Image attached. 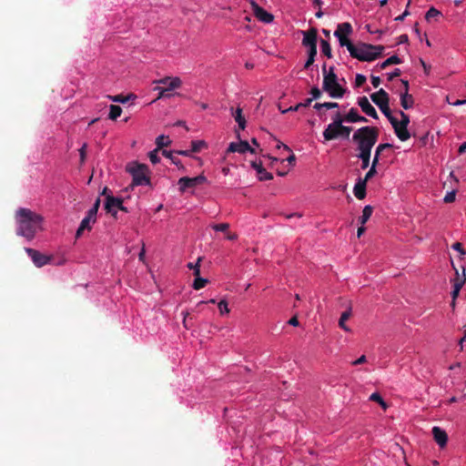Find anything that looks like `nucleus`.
<instances>
[{"instance_id": "1", "label": "nucleus", "mask_w": 466, "mask_h": 466, "mask_svg": "<svg viewBox=\"0 0 466 466\" xmlns=\"http://www.w3.org/2000/svg\"><path fill=\"white\" fill-rule=\"evenodd\" d=\"M15 218L17 224L16 234L28 240H32L36 232L42 228L43 217L29 208H18Z\"/></svg>"}, {"instance_id": "2", "label": "nucleus", "mask_w": 466, "mask_h": 466, "mask_svg": "<svg viewBox=\"0 0 466 466\" xmlns=\"http://www.w3.org/2000/svg\"><path fill=\"white\" fill-rule=\"evenodd\" d=\"M351 57L362 62H371L382 56L385 49L383 46H374L364 42H358L348 46Z\"/></svg>"}, {"instance_id": "3", "label": "nucleus", "mask_w": 466, "mask_h": 466, "mask_svg": "<svg viewBox=\"0 0 466 466\" xmlns=\"http://www.w3.org/2000/svg\"><path fill=\"white\" fill-rule=\"evenodd\" d=\"M380 130L376 127H362L357 129L352 141L357 145L358 151H371L379 138Z\"/></svg>"}, {"instance_id": "4", "label": "nucleus", "mask_w": 466, "mask_h": 466, "mask_svg": "<svg viewBox=\"0 0 466 466\" xmlns=\"http://www.w3.org/2000/svg\"><path fill=\"white\" fill-rule=\"evenodd\" d=\"M323 84L322 89L332 98H341L346 93V88L338 82V76L334 72V67L330 66L327 71V66H322Z\"/></svg>"}, {"instance_id": "5", "label": "nucleus", "mask_w": 466, "mask_h": 466, "mask_svg": "<svg viewBox=\"0 0 466 466\" xmlns=\"http://www.w3.org/2000/svg\"><path fill=\"white\" fill-rule=\"evenodd\" d=\"M127 171L133 177L132 184L130 185L131 188L137 186L150 184L149 169L147 165L133 162L127 166Z\"/></svg>"}, {"instance_id": "6", "label": "nucleus", "mask_w": 466, "mask_h": 466, "mask_svg": "<svg viewBox=\"0 0 466 466\" xmlns=\"http://www.w3.org/2000/svg\"><path fill=\"white\" fill-rule=\"evenodd\" d=\"M155 83L164 85L166 87L156 86L154 89L158 91L157 99L159 98H169L174 96L171 91L177 89L181 86L182 81L179 77L175 76H165L158 80H156Z\"/></svg>"}, {"instance_id": "7", "label": "nucleus", "mask_w": 466, "mask_h": 466, "mask_svg": "<svg viewBox=\"0 0 466 466\" xmlns=\"http://www.w3.org/2000/svg\"><path fill=\"white\" fill-rule=\"evenodd\" d=\"M370 98L388 119L392 116L391 110L389 106V95L384 89L380 88L378 92L371 94Z\"/></svg>"}, {"instance_id": "8", "label": "nucleus", "mask_w": 466, "mask_h": 466, "mask_svg": "<svg viewBox=\"0 0 466 466\" xmlns=\"http://www.w3.org/2000/svg\"><path fill=\"white\" fill-rule=\"evenodd\" d=\"M352 33V25L349 22H344L337 25L334 35L338 38L340 46L348 48L352 44L349 38Z\"/></svg>"}, {"instance_id": "9", "label": "nucleus", "mask_w": 466, "mask_h": 466, "mask_svg": "<svg viewBox=\"0 0 466 466\" xmlns=\"http://www.w3.org/2000/svg\"><path fill=\"white\" fill-rule=\"evenodd\" d=\"M352 131L351 127L339 125L336 127L328 126L323 131V137L326 141H330L342 137L348 138Z\"/></svg>"}, {"instance_id": "10", "label": "nucleus", "mask_w": 466, "mask_h": 466, "mask_svg": "<svg viewBox=\"0 0 466 466\" xmlns=\"http://www.w3.org/2000/svg\"><path fill=\"white\" fill-rule=\"evenodd\" d=\"M207 178L203 175L197 176L195 177H183L177 181L178 189L180 193H185L189 188H194L198 185L204 184Z\"/></svg>"}, {"instance_id": "11", "label": "nucleus", "mask_w": 466, "mask_h": 466, "mask_svg": "<svg viewBox=\"0 0 466 466\" xmlns=\"http://www.w3.org/2000/svg\"><path fill=\"white\" fill-rule=\"evenodd\" d=\"M393 146L390 143L380 144L376 150L375 155L371 163V167L370 170L366 173L365 177L362 179H365L368 182L369 179L373 177L377 174V166L380 163V154H381L385 149L392 148Z\"/></svg>"}, {"instance_id": "12", "label": "nucleus", "mask_w": 466, "mask_h": 466, "mask_svg": "<svg viewBox=\"0 0 466 466\" xmlns=\"http://www.w3.org/2000/svg\"><path fill=\"white\" fill-rule=\"evenodd\" d=\"M25 250L27 253V255L31 258L35 266L37 268H41L45 265H47L52 260L51 256H46L45 254H42L41 252H39L38 250H35L34 248H25Z\"/></svg>"}, {"instance_id": "13", "label": "nucleus", "mask_w": 466, "mask_h": 466, "mask_svg": "<svg viewBox=\"0 0 466 466\" xmlns=\"http://www.w3.org/2000/svg\"><path fill=\"white\" fill-rule=\"evenodd\" d=\"M394 132L400 141H406L410 137V134L406 126H400L399 120L395 116H390L389 119Z\"/></svg>"}, {"instance_id": "14", "label": "nucleus", "mask_w": 466, "mask_h": 466, "mask_svg": "<svg viewBox=\"0 0 466 466\" xmlns=\"http://www.w3.org/2000/svg\"><path fill=\"white\" fill-rule=\"evenodd\" d=\"M303 34V39H302V45L306 47L309 48H317V42H318V30L314 27L307 30L302 31Z\"/></svg>"}, {"instance_id": "15", "label": "nucleus", "mask_w": 466, "mask_h": 466, "mask_svg": "<svg viewBox=\"0 0 466 466\" xmlns=\"http://www.w3.org/2000/svg\"><path fill=\"white\" fill-rule=\"evenodd\" d=\"M123 203V199L116 198L112 195L106 196L105 202V209L107 213L111 214L115 218H116L117 210L120 205Z\"/></svg>"}, {"instance_id": "16", "label": "nucleus", "mask_w": 466, "mask_h": 466, "mask_svg": "<svg viewBox=\"0 0 466 466\" xmlns=\"http://www.w3.org/2000/svg\"><path fill=\"white\" fill-rule=\"evenodd\" d=\"M251 7L255 16L263 23H270L273 21L274 16L267 12L264 8L259 6L255 1H251Z\"/></svg>"}, {"instance_id": "17", "label": "nucleus", "mask_w": 466, "mask_h": 466, "mask_svg": "<svg viewBox=\"0 0 466 466\" xmlns=\"http://www.w3.org/2000/svg\"><path fill=\"white\" fill-rule=\"evenodd\" d=\"M250 152L251 154H255L256 150L255 148L251 147L248 141L240 140L239 142H231L228 147V152L231 153H240L244 154L246 152Z\"/></svg>"}, {"instance_id": "18", "label": "nucleus", "mask_w": 466, "mask_h": 466, "mask_svg": "<svg viewBox=\"0 0 466 466\" xmlns=\"http://www.w3.org/2000/svg\"><path fill=\"white\" fill-rule=\"evenodd\" d=\"M358 105L361 108L362 112L367 116L378 119L379 116L374 106L370 103L367 96H361L358 99Z\"/></svg>"}, {"instance_id": "19", "label": "nucleus", "mask_w": 466, "mask_h": 466, "mask_svg": "<svg viewBox=\"0 0 466 466\" xmlns=\"http://www.w3.org/2000/svg\"><path fill=\"white\" fill-rule=\"evenodd\" d=\"M455 270H456V278L453 280V290L451 292V297H452L451 306L452 307L455 306V299L459 296L460 290L466 281L465 272L463 271L462 275L460 276L458 270L457 269H455Z\"/></svg>"}, {"instance_id": "20", "label": "nucleus", "mask_w": 466, "mask_h": 466, "mask_svg": "<svg viewBox=\"0 0 466 466\" xmlns=\"http://www.w3.org/2000/svg\"><path fill=\"white\" fill-rule=\"evenodd\" d=\"M432 435L434 441L439 444L440 447L442 448L447 444L448 435L444 430L435 426L432 428Z\"/></svg>"}, {"instance_id": "21", "label": "nucleus", "mask_w": 466, "mask_h": 466, "mask_svg": "<svg viewBox=\"0 0 466 466\" xmlns=\"http://www.w3.org/2000/svg\"><path fill=\"white\" fill-rule=\"evenodd\" d=\"M251 167L258 172V180L265 181V180H271L273 178V176L271 173L268 172L262 166V163L252 161Z\"/></svg>"}, {"instance_id": "22", "label": "nucleus", "mask_w": 466, "mask_h": 466, "mask_svg": "<svg viewBox=\"0 0 466 466\" xmlns=\"http://www.w3.org/2000/svg\"><path fill=\"white\" fill-rule=\"evenodd\" d=\"M367 182L360 177L354 186L353 193L358 199H363L366 197Z\"/></svg>"}, {"instance_id": "23", "label": "nucleus", "mask_w": 466, "mask_h": 466, "mask_svg": "<svg viewBox=\"0 0 466 466\" xmlns=\"http://www.w3.org/2000/svg\"><path fill=\"white\" fill-rule=\"evenodd\" d=\"M96 220L88 218V217H85L80 225H79V228H77L76 230V238H79L82 233L84 232V230L87 229V230H90L91 229V224L95 223Z\"/></svg>"}, {"instance_id": "24", "label": "nucleus", "mask_w": 466, "mask_h": 466, "mask_svg": "<svg viewBox=\"0 0 466 466\" xmlns=\"http://www.w3.org/2000/svg\"><path fill=\"white\" fill-rule=\"evenodd\" d=\"M414 99L411 95L407 92L400 94V105L404 109H410L413 106Z\"/></svg>"}, {"instance_id": "25", "label": "nucleus", "mask_w": 466, "mask_h": 466, "mask_svg": "<svg viewBox=\"0 0 466 466\" xmlns=\"http://www.w3.org/2000/svg\"><path fill=\"white\" fill-rule=\"evenodd\" d=\"M312 101H313V98H307L304 102L299 103V104H297L294 106H289L287 109L281 110V112L283 114H285V113H288V112L299 111L300 108H304V107L309 106L310 104L312 103Z\"/></svg>"}, {"instance_id": "26", "label": "nucleus", "mask_w": 466, "mask_h": 466, "mask_svg": "<svg viewBox=\"0 0 466 466\" xmlns=\"http://www.w3.org/2000/svg\"><path fill=\"white\" fill-rule=\"evenodd\" d=\"M351 310L350 309L342 312L339 320V326L345 331H350V329L346 325V321L350 318Z\"/></svg>"}, {"instance_id": "27", "label": "nucleus", "mask_w": 466, "mask_h": 466, "mask_svg": "<svg viewBox=\"0 0 466 466\" xmlns=\"http://www.w3.org/2000/svg\"><path fill=\"white\" fill-rule=\"evenodd\" d=\"M371 151H359L358 157L361 160V168L366 169L370 166Z\"/></svg>"}, {"instance_id": "28", "label": "nucleus", "mask_w": 466, "mask_h": 466, "mask_svg": "<svg viewBox=\"0 0 466 466\" xmlns=\"http://www.w3.org/2000/svg\"><path fill=\"white\" fill-rule=\"evenodd\" d=\"M373 212V208L370 205L364 207L362 210V215L360 217L359 221L361 225H364L371 217Z\"/></svg>"}, {"instance_id": "29", "label": "nucleus", "mask_w": 466, "mask_h": 466, "mask_svg": "<svg viewBox=\"0 0 466 466\" xmlns=\"http://www.w3.org/2000/svg\"><path fill=\"white\" fill-rule=\"evenodd\" d=\"M359 113L357 108H350L348 114L344 116L345 122L357 123L359 118Z\"/></svg>"}, {"instance_id": "30", "label": "nucleus", "mask_w": 466, "mask_h": 466, "mask_svg": "<svg viewBox=\"0 0 466 466\" xmlns=\"http://www.w3.org/2000/svg\"><path fill=\"white\" fill-rule=\"evenodd\" d=\"M401 63V59L398 56H391L390 57L387 58L385 61H383L380 67V69H385L386 67L391 66V65H399Z\"/></svg>"}, {"instance_id": "31", "label": "nucleus", "mask_w": 466, "mask_h": 466, "mask_svg": "<svg viewBox=\"0 0 466 466\" xmlns=\"http://www.w3.org/2000/svg\"><path fill=\"white\" fill-rule=\"evenodd\" d=\"M157 148L162 149L165 147H168L171 144V140L168 137H166L164 135H160L156 139Z\"/></svg>"}, {"instance_id": "32", "label": "nucleus", "mask_w": 466, "mask_h": 466, "mask_svg": "<svg viewBox=\"0 0 466 466\" xmlns=\"http://www.w3.org/2000/svg\"><path fill=\"white\" fill-rule=\"evenodd\" d=\"M317 56V48H309L308 50V59L304 65V68L308 69L309 66H311L315 61V57Z\"/></svg>"}, {"instance_id": "33", "label": "nucleus", "mask_w": 466, "mask_h": 466, "mask_svg": "<svg viewBox=\"0 0 466 466\" xmlns=\"http://www.w3.org/2000/svg\"><path fill=\"white\" fill-rule=\"evenodd\" d=\"M320 47H321V52L324 56H326L328 58L332 57L331 47H330L329 43L327 40H324V39L320 40Z\"/></svg>"}, {"instance_id": "34", "label": "nucleus", "mask_w": 466, "mask_h": 466, "mask_svg": "<svg viewBox=\"0 0 466 466\" xmlns=\"http://www.w3.org/2000/svg\"><path fill=\"white\" fill-rule=\"evenodd\" d=\"M122 113V108L119 106L111 105L108 117L112 120H116Z\"/></svg>"}, {"instance_id": "35", "label": "nucleus", "mask_w": 466, "mask_h": 466, "mask_svg": "<svg viewBox=\"0 0 466 466\" xmlns=\"http://www.w3.org/2000/svg\"><path fill=\"white\" fill-rule=\"evenodd\" d=\"M207 144L203 140H195L191 142V152H199L203 147H206Z\"/></svg>"}, {"instance_id": "36", "label": "nucleus", "mask_w": 466, "mask_h": 466, "mask_svg": "<svg viewBox=\"0 0 466 466\" xmlns=\"http://www.w3.org/2000/svg\"><path fill=\"white\" fill-rule=\"evenodd\" d=\"M208 283L207 279L200 278L199 276H196V279L193 283V288L197 290L204 288L206 284Z\"/></svg>"}, {"instance_id": "37", "label": "nucleus", "mask_w": 466, "mask_h": 466, "mask_svg": "<svg viewBox=\"0 0 466 466\" xmlns=\"http://www.w3.org/2000/svg\"><path fill=\"white\" fill-rule=\"evenodd\" d=\"M370 400L378 402L384 410L387 409V404L378 392H374L370 396Z\"/></svg>"}, {"instance_id": "38", "label": "nucleus", "mask_w": 466, "mask_h": 466, "mask_svg": "<svg viewBox=\"0 0 466 466\" xmlns=\"http://www.w3.org/2000/svg\"><path fill=\"white\" fill-rule=\"evenodd\" d=\"M333 122L330 123L329 126L336 127L339 125H343V122H345L344 116H342L339 112H337L334 116L332 117Z\"/></svg>"}, {"instance_id": "39", "label": "nucleus", "mask_w": 466, "mask_h": 466, "mask_svg": "<svg viewBox=\"0 0 466 466\" xmlns=\"http://www.w3.org/2000/svg\"><path fill=\"white\" fill-rule=\"evenodd\" d=\"M162 155L167 158H169L173 164L177 165V166H181V167H183V166L181 165V162L180 160L177 158V157H173V152L172 151H167V150H165L163 149L162 150Z\"/></svg>"}, {"instance_id": "40", "label": "nucleus", "mask_w": 466, "mask_h": 466, "mask_svg": "<svg viewBox=\"0 0 466 466\" xmlns=\"http://www.w3.org/2000/svg\"><path fill=\"white\" fill-rule=\"evenodd\" d=\"M439 15H441V12L438 11L436 8L434 7H431L426 15H425V18L426 20L430 21L431 18H435V17H438Z\"/></svg>"}, {"instance_id": "41", "label": "nucleus", "mask_w": 466, "mask_h": 466, "mask_svg": "<svg viewBox=\"0 0 466 466\" xmlns=\"http://www.w3.org/2000/svg\"><path fill=\"white\" fill-rule=\"evenodd\" d=\"M158 150L159 149L156 148L148 153V157L152 164H157L160 162V157H158Z\"/></svg>"}, {"instance_id": "42", "label": "nucleus", "mask_w": 466, "mask_h": 466, "mask_svg": "<svg viewBox=\"0 0 466 466\" xmlns=\"http://www.w3.org/2000/svg\"><path fill=\"white\" fill-rule=\"evenodd\" d=\"M218 309H219L221 315H223L224 313L229 312V309L228 307V302L224 299H222L218 302Z\"/></svg>"}, {"instance_id": "43", "label": "nucleus", "mask_w": 466, "mask_h": 466, "mask_svg": "<svg viewBox=\"0 0 466 466\" xmlns=\"http://www.w3.org/2000/svg\"><path fill=\"white\" fill-rule=\"evenodd\" d=\"M399 114L401 118L400 121H399L400 125L406 126L408 127V126L410 124V116L407 114H405L403 111H400Z\"/></svg>"}, {"instance_id": "44", "label": "nucleus", "mask_w": 466, "mask_h": 466, "mask_svg": "<svg viewBox=\"0 0 466 466\" xmlns=\"http://www.w3.org/2000/svg\"><path fill=\"white\" fill-rule=\"evenodd\" d=\"M110 99L114 102H119V103H127L129 98H130V96H122V95H117V96H109Z\"/></svg>"}, {"instance_id": "45", "label": "nucleus", "mask_w": 466, "mask_h": 466, "mask_svg": "<svg viewBox=\"0 0 466 466\" xmlns=\"http://www.w3.org/2000/svg\"><path fill=\"white\" fill-rule=\"evenodd\" d=\"M201 258H198L197 263L195 265H193V263H188L187 264V267L189 268H193L194 269V276H199L200 275V266H199V262H200Z\"/></svg>"}, {"instance_id": "46", "label": "nucleus", "mask_w": 466, "mask_h": 466, "mask_svg": "<svg viewBox=\"0 0 466 466\" xmlns=\"http://www.w3.org/2000/svg\"><path fill=\"white\" fill-rule=\"evenodd\" d=\"M366 76L361 74H357L355 79V85L357 87L362 86L366 82Z\"/></svg>"}, {"instance_id": "47", "label": "nucleus", "mask_w": 466, "mask_h": 466, "mask_svg": "<svg viewBox=\"0 0 466 466\" xmlns=\"http://www.w3.org/2000/svg\"><path fill=\"white\" fill-rule=\"evenodd\" d=\"M310 94H311V96H312V97H311V98H313V100H314V99H319V98H320V97H321V96H322V92H321V91H320V89H319V87H317V86H313V87L311 88V90H310Z\"/></svg>"}, {"instance_id": "48", "label": "nucleus", "mask_w": 466, "mask_h": 466, "mask_svg": "<svg viewBox=\"0 0 466 466\" xmlns=\"http://www.w3.org/2000/svg\"><path fill=\"white\" fill-rule=\"evenodd\" d=\"M212 228L216 231L225 232V231H227L228 229L229 225L228 223H220V224L214 225Z\"/></svg>"}, {"instance_id": "49", "label": "nucleus", "mask_w": 466, "mask_h": 466, "mask_svg": "<svg viewBox=\"0 0 466 466\" xmlns=\"http://www.w3.org/2000/svg\"><path fill=\"white\" fill-rule=\"evenodd\" d=\"M455 196L456 193L454 190L450 191L446 194L443 200L445 203H452L455 200Z\"/></svg>"}, {"instance_id": "50", "label": "nucleus", "mask_w": 466, "mask_h": 466, "mask_svg": "<svg viewBox=\"0 0 466 466\" xmlns=\"http://www.w3.org/2000/svg\"><path fill=\"white\" fill-rule=\"evenodd\" d=\"M451 248L460 252L461 255H465L466 254V251L464 250V248H462V244L461 242H455L452 244Z\"/></svg>"}, {"instance_id": "51", "label": "nucleus", "mask_w": 466, "mask_h": 466, "mask_svg": "<svg viewBox=\"0 0 466 466\" xmlns=\"http://www.w3.org/2000/svg\"><path fill=\"white\" fill-rule=\"evenodd\" d=\"M234 118H235V121L238 122V121H240L242 119H244L245 117L242 116V109L240 107H238L236 109V111L232 114Z\"/></svg>"}, {"instance_id": "52", "label": "nucleus", "mask_w": 466, "mask_h": 466, "mask_svg": "<svg viewBox=\"0 0 466 466\" xmlns=\"http://www.w3.org/2000/svg\"><path fill=\"white\" fill-rule=\"evenodd\" d=\"M401 75V71L400 68H395L394 71L390 74L388 75V80L389 81H391L393 80L395 77H398Z\"/></svg>"}, {"instance_id": "53", "label": "nucleus", "mask_w": 466, "mask_h": 466, "mask_svg": "<svg viewBox=\"0 0 466 466\" xmlns=\"http://www.w3.org/2000/svg\"><path fill=\"white\" fill-rule=\"evenodd\" d=\"M97 211L94 207H92L88 211H87V214H86V217L94 219V220H96V214H97Z\"/></svg>"}, {"instance_id": "54", "label": "nucleus", "mask_w": 466, "mask_h": 466, "mask_svg": "<svg viewBox=\"0 0 466 466\" xmlns=\"http://www.w3.org/2000/svg\"><path fill=\"white\" fill-rule=\"evenodd\" d=\"M410 0H409V2H408L406 10L400 15H399L395 18L396 21H402L407 15H410V13L408 11V6L410 5Z\"/></svg>"}, {"instance_id": "55", "label": "nucleus", "mask_w": 466, "mask_h": 466, "mask_svg": "<svg viewBox=\"0 0 466 466\" xmlns=\"http://www.w3.org/2000/svg\"><path fill=\"white\" fill-rule=\"evenodd\" d=\"M339 104L336 102H324V108L326 109L337 108Z\"/></svg>"}, {"instance_id": "56", "label": "nucleus", "mask_w": 466, "mask_h": 466, "mask_svg": "<svg viewBox=\"0 0 466 466\" xmlns=\"http://www.w3.org/2000/svg\"><path fill=\"white\" fill-rule=\"evenodd\" d=\"M371 84L374 87H378L380 85V78L379 76H371Z\"/></svg>"}, {"instance_id": "57", "label": "nucleus", "mask_w": 466, "mask_h": 466, "mask_svg": "<svg viewBox=\"0 0 466 466\" xmlns=\"http://www.w3.org/2000/svg\"><path fill=\"white\" fill-rule=\"evenodd\" d=\"M408 41H409L408 35H401L399 36L397 44L398 45L406 44V43H408Z\"/></svg>"}, {"instance_id": "58", "label": "nucleus", "mask_w": 466, "mask_h": 466, "mask_svg": "<svg viewBox=\"0 0 466 466\" xmlns=\"http://www.w3.org/2000/svg\"><path fill=\"white\" fill-rule=\"evenodd\" d=\"M192 318L189 316V314L187 312L185 315H184V319H183V325L186 329H188L189 326H188V321L189 319H191Z\"/></svg>"}, {"instance_id": "59", "label": "nucleus", "mask_w": 466, "mask_h": 466, "mask_svg": "<svg viewBox=\"0 0 466 466\" xmlns=\"http://www.w3.org/2000/svg\"><path fill=\"white\" fill-rule=\"evenodd\" d=\"M366 362V357L365 355H362L360 356L358 360H356L355 361L352 362V365L356 366V365H360V364H362Z\"/></svg>"}, {"instance_id": "60", "label": "nucleus", "mask_w": 466, "mask_h": 466, "mask_svg": "<svg viewBox=\"0 0 466 466\" xmlns=\"http://www.w3.org/2000/svg\"><path fill=\"white\" fill-rule=\"evenodd\" d=\"M86 145L85 144L80 149H79V154H80V158H81V161H84L85 160V157H86Z\"/></svg>"}, {"instance_id": "61", "label": "nucleus", "mask_w": 466, "mask_h": 466, "mask_svg": "<svg viewBox=\"0 0 466 466\" xmlns=\"http://www.w3.org/2000/svg\"><path fill=\"white\" fill-rule=\"evenodd\" d=\"M288 323H289V325H291V326H295V327L299 326V320H298V318H297L296 316L292 317V318L289 320V322H288Z\"/></svg>"}, {"instance_id": "62", "label": "nucleus", "mask_w": 466, "mask_h": 466, "mask_svg": "<svg viewBox=\"0 0 466 466\" xmlns=\"http://www.w3.org/2000/svg\"><path fill=\"white\" fill-rule=\"evenodd\" d=\"M400 81H401V84L404 86V92L409 93V81L405 80V79H401Z\"/></svg>"}, {"instance_id": "63", "label": "nucleus", "mask_w": 466, "mask_h": 466, "mask_svg": "<svg viewBox=\"0 0 466 466\" xmlns=\"http://www.w3.org/2000/svg\"><path fill=\"white\" fill-rule=\"evenodd\" d=\"M453 106H461V105H465L466 104V99H458L456 100L455 102H452L451 103Z\"/></svg>"}, {"instance_id": "64", "label": "nucleus", "mask_w": 466, "mask_h": 466, "mask_svg": "<svg viewBox=\"0 0 466 466\" xmlns=\"http://www.w3.org/2000/svg\"><path fill=\"white\" fill-rule=\"evenodd\" d=\"M466 151V142L462 143L459 147V154H463Z\"/></svg>"}]
</instances>
